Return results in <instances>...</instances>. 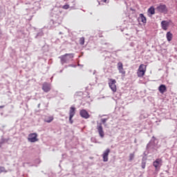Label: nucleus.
<instances>
[{
    "label": "nucleus",
    "mask_w": 177,
    "mask_h": 177,
    "mask_svg": "<svg viewBox=\"0 0 177 177\" xmlns=\"http://www.w3.org/2000/svg\"><path fill=\"white\" fill-rule=\"evenodd\" d=\"M74 57V54L71 53V54H65L64 55H62L59 57V59L61 60V64H64V63H68L71 59Z\"/></svg>",
    "instance_id": "1"
},
{
    "label": "nucleus",
    "mask_w": 177,
    "mask_h": 177,
    "mask_svg": "<svg viewBox=\"0 0 177 177\" xmlns=\"http://www.w3.org/2000/svg\"><path fill=\"white\" fill-rule=\"evenodd\" d=\"M115 84H117V81L115 80L109 79V88L111 89V91L113 93L117 92V86L115 85Z\"/></svg>",
    "instance_id": "2"
},
{
    "label": "nucleus",
    "mask_w": 177,
    "mask_h": 177,
    "mask_svg": "<svg viewBox=\"0 0 177 177\" xmlns=\"http://www.w3.org/2000/svg\"><path fill=\"white\" fill-rule=\"evenodd\" d=\"M153 165L155 167L156 171H160L161 166L162 165V160L157 158L153 162Z\"/></svg>",
    "instance_id": "3"
},
{
    "label": "nucleus",
    "mask_w": 177,
    "mask_h": 177,
    "mask_svg": "<svg viewBox=\"0 0 177 177\" xmlns=\"http://www.w3.org/2000/svg\"><path fill=\"white\" fill-rule=\"evenodd\" d=\"M75 115V108L74 106H71L69 109V122L73 124V118Z\"/></svg>",
    "instance_id": "4"
},
{
    "label": "nucleus",
    "mask_w": 177,
    "mask_h": 177,
    "mask_svg": "<svg viewBox=\"0 0 177 177\" xmlns=\"http://www.w3.org/2000/svg\"><path fill=\"white\" fill-rule=\"evenodd\" d=\"M156 10L160 13H167L168 12V9L167 8V6L165 4H160L156 8Z\"/></svg>",
    "instance_id": "5"
},
{
    "label": "nucleus",
    "mask_w": 177,
    "mask_h": 177,
    "mask_svg": "<svg viewBox=\"0 0 177 177\" xmlns=\"http://www.w3.org/2000/svg\"><path fill=\"white\" fill-rule=\"evenodd\" d=\"M38 136V134L37 133H33L29 134L28 141L31 143H35V142H38V138H37Z\"/></svg>",
    "instance_id": "6"
},
{
    "label": "nucleus",
    "mask_w": 177,
    "mask_h": 177,
    "mask_svg": "<svg viewBox=\"0 0 177 177\" xmlns=\"http://www.w3.org/2000/svg\"><path fill=\"white\" fill-rule=\"evenodd\" d=\"M97 129L100 138H104V131H103V127L102 126V123H97Z\"/></svg>",
    "instance_id": "7"
},
{
    "label": "nucleus",
    "mask_w": 177,
    "mask_h": 177,
    "mask_svg": "<svg viewBox=\"0 0 177 177\" xmlns=\"http://www.w3.org/2000/svg\"><path fill=\"white\" fill-rule=\"evenodd\" d=\"M80 115L82 118H84L85 120H88V118L91 117L88 111H86L85 109L80 110Z\"/></svg>",
    "instance_id": "8"
},
{
    "label": "nucleus",
    "mask_w": 177,
    "mask_h": 177,
    "mask_svg": "<svg viewBox=\"0 0 177 177\" xmlns=\"http://www.w3.org/2000/svg\"><path fill=\"white\" fill-rule=\"evenodd\" d=\"M109 153H110V149H106L104 151V153L102 154L104 162H107V161H109Z\"/></svg>",
    "instance_id": "9"
},
{
    "label": "nucleus",
    "mask_w": 177,
    "mask_h": 177,
    "mask_svg": "<svg viewBox=\"0 0 177 177\" xmlns=\"http://www.w3.org/2000/svg\"><path fill=\"white\" fill-rule=\"evenodd\" d=\"M118 70L120 74L125 75V71L124 70V65L122 64V62L118 63Z\"/></svg>",
    "instance_id": "10"
},
{
    "label": "nucleus",
    "mask_w": 177,
    "mask_h": 177,
    "mask_svg": "<svg viewBox=\"0 0 177 177\" xmlns=\"http://www.w3.org/2000/svg\"><path fill=\"white\" fill-rule=\"evenodd\" d=\"M161 28L167 31L168 30V27H169V21H162L160 24Z\"/></svg>",
    "instance_id": "11"
},
{
    "label": "nucleus",
    "mask_w": 177,
    "mask_h": 177,
    "mask_svg": "<svg viewBox=\"0 0 177 177\" xmlns=\"http://www.w3.org/2000/svg\"><path fill=\"white\" fill-rule=\"evenodd\" d=\"M42 90L46 93L49 92L50 91V84L47 82H44L42 85Z\"/></svg>",
    "instance_id": "12"
},
{
    "label": "nucleus",
    "mask_w": 177,
    "mask_h": 177,
    "mask_svg": "<svg viewBox=\"0 0 177 177\" xmlns=\"http://www.w3.org/2000/svg\"><path fill=\"white\" fill-rule=\"evenodd\" d=\"M154 140H156V137H152V140H151L147 145V150L149 149H154Z\"/></svg>",
    "instance_id": "13"
},
{
    "label": "nucleus",
    "mask_w": 177,
    "mask_h": 177,
    "mask_svg": "<svg viewBox=\"0 0 177 177\" xmlns=\"http://www.w3.org/2000/svg\"><path fill=\"white\" fill-rule=\"evenodd\" d=\"M158 91L160 93L164 95V93L167 92V86H165V84H160L158 87Z\"/></svg>",
    "instance_id": "14"
},
{
    "label": "nucleus",
    "mask_w": 177,
    "mask_h": 177,
    "mask_svg": "<svg viewBox=\"0 0 177 177\" xmlns=\"http://www.w3.org/2000/svg\"><path fill=\"white\" fill-rule=\"evenodd\" d=\"M138 21H141L144 24H146L147 23V19H146V17L143 14H140L139 17L138 18Z\"/></svg>",
    "instance_id": "15"
},
{
    "label": "nucleus",
    "mask_w": 177,
    "mask_h": 177,
    "mask_svg": "<svg viewBox=\"0 0 177 177\" xmlns=\"http://www.w3.org/2000/svg\"><path fill=\"white\" fill-rule=\"evenodd\" d=\"M8 142H9V138H4L3 136H1L0 147H2V145H5V143H8Z\"/></svg>",
    "instance_id": "16"
},
{
    "label": "nucleus",
    "mask_w": 177,
    "mask_h": 177,
    "mask_svg": "<svg viewBox=\"0 0 177 177\" xmlns=\"http://www.w3.org/2000/svg\"><path fill=\"white\" fill-rule=\"evenodd\" d=\"M147 161V158L143 157L141 162V167L142 168V169H145V168H146Z\"/></svg>",
    "instance_id": "17"
},
{
    "label": "nucleus",
    "mask_w": 177,
    "mask_h": 177,
    "mask_svg": "<svg viewBox=\"0 0 177 177\" xmlns=\"http://www.w3.org/2000/svg\"><path fill=\"white\" fill-rule=\"evenodd\" d=\"M166 37L167 41L170 42V41H172V33H171V32H167L166 34Z\"/></svg>",
    "instance_id": "18"
},
{
    "label": "nucleus",
    "mask_w": 177,
    "mask_h": 177,
    "mask_svg": "<svg viewBox=\"0 0 177 177\" xmlns=\"http://www.w3.org/2000/svg\"><path fill=\"white\" fill-rule=\"evenodd\" d=\"M138 71H144V73H146V68L145 67V65H144V64H141V65L139 66Z\"/></svg>",
    "instance_id": "19"
},
{
    "label": "nucleus",
    "mask_w": 177,
    "mask_h": 177,
    "mask_svg": "<svg viewBox=\"0 0 177 177\" xmlns=\"http://www.w3.org/2000/svg\"><path fill=\"white\" fill-rule=\"evenodd\" d=\"M148 12L149 13H150V15H154L156 13V10L153 7H151L150 8H149Z\"/></svg>",
    "instance_id": "20"
},
{
    "label": "nucleus",
    "mask_w": 177,
    "mask_h": 177,
    "mask_svg": "<svg viewBox=\"0 0 177 177\" xmlns=\"http://www.w3.org/2000/svg\"><path fill=\"white\" fill-rule=\"evenodd\" d=\"M53 24H55V21L50 19L49 21V25L47 26L48 28H52L53 27Z\"/></svg>",
    "instance_id": "21"
},
{
    "label": "nucleus",
    "mask_w": 177,
    "mask_h": 177,
    "mask_svg": "<svg viewBox=\"0 0 177 177\" xmlns=\"http://www.w3.org/2000/svg\"><path fill=\"white\" fill-rule=\"evenodd\" d=\"M145 71L138 70L137 72L138 77H143L145 75Z\"/></svg>",
    "instance_id": "22"
},
{
    "label": "nucleus",
    "mask_w": 177,
    "mask_h": 177,
    "mask_svg": "<svg viewBox=\"0 0 177 177\" xmlns=\"http://www.w3.org/2000/svg\"><path fill=\"white\" fill-rule=\"evenodd\" d=\"M135 158V152L129 154V161H133V160Z\"/></svg>",
    "instance_id": "23"
},
{
    "label": "nucleus",
    "mask_w": 177,
    "mask_h": 177,
    "mask_svg": "<svg viewBox=\"0 0 177 177\" xmlns=\"http://www.w3.org/2000/svg\"><path fill=\"white\" fill-rule=\"evenodd\" d=\"M80 44L84 45L85 44V37H81L80 39Z\"/></svg>",
    "instance_id": "24"
},
{
    "label": "nucleus",
    "mask_w": 177,
    "mask_h": 177,
    "mask_svg": "<svg viewBox=\"0 0 177 177\" xmlns=\"http://www.w3.org/2000/svg\"><path fill=\"white\" fill-rule=\"evenodd\" d=\"M107 120H109L108 118H102L101 119V122H102L103 125H104V127H106V122H107Z\"/></svg>",
    "instance_id": "25"
},
{
    "label": "nucleus",
    "mask_w": 177,
    "mask_h": 177,
    "mask_svg": "<svg viewBox=\"0 0 177 177\" xmlns=\"http://www.w3.org/2000/svg\"><path fill=\"white\" fill-rule=\"evenodd\" d=\"M44 35V32H39L37 33V35H36L35 38H38L39 37H42Z\"/></svg>",
    "instance_id": "26"
},
{
    "label": "nucleus",
    "mask_w": 177,
    "mask_h": 177,
    "mask_svg": "<svg viewBox=\"0 0 177 177\" xmlns=\"http://www.w3.org/2000/svg\"><path fill=\"white\" fill-rule=\"evenodd\" d=\"M53 121V117H50L48 120H46V122H52Z\"/></svg>",
    "instance_id": "27"
},
{
    "label": "nucleus",
    "mask_w": 177,
    "mask_h": 177,
    "mask_svg": "<svg viewBox=\"0 0 177 177\" xmlns=\"http://www.w3.org/2000/svg\"><path fill=\"white\" fill-rule=\"evenodd\" d=\"M2 172H6V171L5 170V167H0V174H2Z\"/></svg>",
    "instance_id": "28"
},
{
    "label": "nucleus",
    "mask_w": 177,
    "mask_h": 177,
    "mask_svg": "<svg viewBox=\"0 0 177 177\" xmlns=\"http://www.w3.org/2000/svg\"><path fill=\"white\" fill-rule=\"evenodd\" d=\"M62 8H63V9L67 10L70 8V5H68V4L64 5V6H63Z\"/></svg>",
    "instance_id": "29"
},
{
    "label": "nucleus",
    "mask_w": 177,
    "mask_h": 177,
    "mask_svg": "<svg viewBox=\"0 0 177 177\" xmlns=\"http://www.w3.org/2000/svg\"><path fill=\"white\" fill-rule=\"evenodd\" d=\"M68 67H76V66L75 65H73V64H70V65H68Z\"/></svg>",
    "instance_id": "30"
},
{
    "label": "nucleus",
    "mask_w": 177,
    "mask_h": 177,
    "mask_svg": "<svg viewBox=\"0 0 177 177\" xmlns=\"http://www.w3.org/2000/svg\"><path fill=\"white\" fill-rule=\"evenodd\" d=\"M101 2H104L106 3L107 2V0H101Z\"/></svg>",
    "instance_id": "31"
},
{
    "label": "nucleus",
    "mask_w": 177,
    "mask_h": 177,
    "mask_svg": "<svg viewBox=\"0 0 177 177\" xmlns=\"http://www.w3.org/2000/svg\"><path fill=\"white\" fill-rule=\"evenodd\" d=\"M3 107H5V106H4V105H3V106H0V109H3Z\"/></svg>",
    "instance_id": "32"
},
{
    "label": "nucleus",
    "mask_w": 177,
    "mask_h": 177,
    "mask_svg": "<svg viewBox=\"0 0 177 177\" xmlns=\"http://www.w3.org/2000/svg\"><path fill=\"white\" fill-rule=\"evenodd\" d=\"M62 34H63V32H59V35H62Z\"/></svg>",
    "instance_id": "33"
},
{
    "label": "nucleus",
    "mask_w": 177,
    "mask_h": 177,
    "mask_svg": "<svg viewBox=\"0 0 177 177\" xmlns=\"http://www.w3.org/2000/svg\"><path fill=\"white\" fill-rule=\"evenodd\" d=\"M40 106H41V104H38V107H39Z\"/></svg>",
    "instance_id": "34"
},
{
    "label": "nucleus",
    "mask_w": 177,
    "mask_h": 177,
    "mask_svg": "<svg viewBox=\"0 0 177 177\" xmlns=\"http://www.w3.org/2000/svg\"><path fill=\"white\" fill-rule=\"evenodd\" d=\"M0 35H1V32H0Z\"/></svg>",
    "instance_id": "35"
}]
</instances>
